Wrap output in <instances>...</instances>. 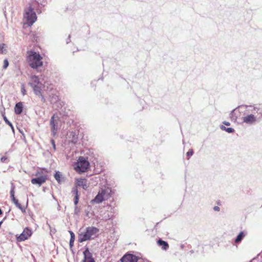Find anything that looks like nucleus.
<instances>
[{
  "instance_id": "f257e3e1",
  "label": "nucleus",
  "mask_w": 262,
  "mask_h": 262,
  "mask_svg": "<svg viewBox=\"0 0 262 262\" xmlns=\"http://www.w3.org/2000/svg\"><path fill=\"white\" fill-rule=\"evenodd\" d=\"M42 57L33 50L27 51V61L29 66L34 69H37L43 65Z\"/></svg>"
},
{
  "instance_id": "f03ea898",
  "label": "nucleus",
  "mask_w": 262,
  "mask_h": 262,
  "mask_svg": "<svg viewBox=\"0 0 262 262\" xmlns=\"http://www.w3.org/2000/svg\"><path fill=\"white\" fill-rule=\"evenodd\" d=\"M48 173L49 171L46 168H38L35 174L36 178L31 179V183L40 186L47 180Z\"/></svg>"
},
{
  "instance_id": "7ed1b4c3",
  "label": "nucleus",
  "mask_w": 262,
  "mask_h": 262,
  "mask_svg": "<svg viewBox=\"0 0 262 262\" xmlns=\"http://www.w3.org/2000/svg\"><path fill=\"white\" fill-rule=\"evenodd\" d=\"M73 167L74 169L77 173H84L87 171L89 168L90 163L87 158L82 156H80L77 162L74 164Z\"/></svg>"
},
{
  "instance_id": "20e7f679",
  "label": "nucleus",
  "mask_w": 262,
  "mask_h": 262,
  "mask_svg": "<svg viewBox=\"0 0 262 262\" xmlns=\"http://www.w3.org/2000/svg\"><path fill=\"white\" fill-rule=\"evenodd\" d=\"M99 232V229L94 227H89L84 232H81L78 235V241L80 243L90 240Z\"/></svg>"
},
{
  "instance_id": "39448f33",
  "label": "nucleus",
  "mask_w": 262,
  "mask_h": 262,
  "mask_svg": "<svg viewBox=\"0 0 262 262\" xmlns=\"http://www.w3.org/2000/svg\"><path fill=\"white\" fill-rule=\"evenodd\" d=\"M24 18L26 24L29 26H32L36 21L37 16L31 6L25 9Z\"/></svg>"
},
{
  "instance_id": "423d86ee",
  "label": "nucleus",
  "mask_w": 262,
  "mask_h": 262,
  "mask_svg": "<svg viewBox=\"0 0 262 262\" xmlns=\"http://www.w3.org/2000/svg\"><path fill=\"white\" fill-rule=\"evenodd\" d=\"M32 234V232L29 228L26 227L24 229L23 232L18 236L16 235L17 242H20L28 239Z\"/></svg>"
},
{
  "instance_id": "0eeeda50",
  "label": "nucleus",
  "mask_w": 262,
  "mask_h": 262,
  "mask_svg": "<svg viewBox=\"0 0 262 262\" xmlns=\"http://www.w3.org/2000/svg\"><path fill=\"white\" fill-rule=\"evenodd\" d=\"M58 116L56 114H54L51 117L50 124L51 125L52 135L55 136L57 131Z\"/></svg>"
},
{
  "instance_id": "6e6552de",
  "label": "nucleus",
  "mask_w": 262,
  "mask_h": 262,
  "mask_svg": "<svg viewBox=\"0 0 262 262\" xmlns=\"http://www.w3.org/2000/svg\"><path fill=\"white\" fill-rule=\"evenodd\" d=\"M139 258L133 254H127L121 259V262H138Z\"/></svg>"
},
{
  "instance_id": "1a4fd4ad",
  "label": "nucleus",
  "mask_w": 262,
  "mask_h": 262,
  "mask_svg": "<svg viewBox=\"0 0 262 262\" xmlns=\"http://www.w3.org/2000/svg\"><path fill=\"white\" fill-rule=\"evenodd\" d=\"M75 185L76 187H81L83 189L86 190L88 187V181L86 179H76Z\"/></svg>"
},
{
  "instance_id": "9d476101",
  "label": "nucleus",
  "mask_w": 262,
  "mask_h": 262,
  "mask_svg": "<svg viewBox=\"0 0 262 262\" xmlns=\"http://www.w3.org/2000/svg\"><path fill=\"white\" fill-rule=\"evenodd\" d=\"M84 262H95L94 259L92 257V253L90 252L88 248H86L83 252Z\"/></svg>"
},
{
  "instance_id": "9b49d317",
  "label": "nucleus",
  "mask_w": 262,
  "mask_h": 262,
  "mask_svg": "<svg viewBox=\"0 0 262 262\" xmlns=\"http://www.w3.org/2000/svg\"><path fill=\"white\" fill-rule=\"evenodd\" d=\"M243 122L247 124H253L256 121V117L252 114L243 117Z\"/></svg>"
},
{
  "instance_id": "f8f14e48",
  "label": "nucleus",
  "mask_w": 262,
  "mask_h": 262,
  "mask_svg": "<svg viewBox=\"0 0 262 262\" xmlns=\"http://www.w3.org/2000/svg\"><path fill=\"white\" fill-rule=\"evenodd\" d=\"M42 86L43 85L41 83L32 86L36 95L43 97L41 92Z\"/></svg>"
},
{
  "instance_id": "ddd939ff",
  "label": "nucleus",
  "mask_w": 262,
  "mask_h": 262,
  "mask_svg": "<svg viewBox=\"0 0 262 262\" xmlns=\"http://www.w3.org/2000/svg\"><path fill=\"white\" fill-rule=\"evenodd\" d=\"M23 105L22 102H19L15 104L14 107L15 113L17 115H19L22 113Z\"/></svg>"
},
{
  "instance_id": "4468645a",
  "label": "nucleus",
  "mask_w": 262,
  "mask_h": 262,
  "mask_svg": "<svg viewBox=\"0 0 262 262\" xmlns=\"http://www.w3.org/2000/svg\"><path fill=\"white\" fill-rule=\"evenodd\" d=\"M40 83H41V82L39 81V79L38 76L34 75L31 77V82L29 83V84L31 86Z\"/></svg>"
},
{
  "instance_id": "2eb2a0df",
  "label": "nucleus",
  "mask_w": 262,
  "mask_h": 262,
  "mask_svg": "<svg viewBox=\"0 0 262 262\" xmlns=\"http://www.w3.org/2000/svg\"><path fill=\"white\" fill-rule=\"evenodd\" d=\"M157 244L159 246L161 247L162 249L164 250H166L169 248L168 244L166 242H165L161 239L158 240Z\"/></svg>"
},
{
  "instance_id": "dca6fc26",
  "label": "nucleus",
  "mask_w": 262,
  "mask_h": 262,
  "mask_svg": "<svg viewBox=\"0 0 262 262\" xmlns=\"http://www.w3.org/2000/svg\"><path fill=\"white\" fill-rule=\"evenodd\" d=\"M100 192H102V195H103L104 199L105 200H107L110 195V193L111 190L109 188H105L104 189H101L99 191Z\"/></svg>"
},
{
  "instance_id": "f3484780",
  "label": "nucleus",
  "mask_w": 262,
  "mask_h": 262,
  "mask_svg": "<svg viewBox=\"0 0 262 262\" xmlns=\"http://www.w3.org/2000/svg\"><path fill=\"white\" fill-rule=\"evenodd\" d=\"M102 192H100L99 191L98 194L96 196V197L95 198V199L94 200V201L95 202H96L97 203H100L103 201L105 200L103 196H102L103 195H102Z\"/></svg>"
},
{
  "instance_id": "a211bd4d",
  "label": "nucleus",
  "mask_w": 262,
  "mask_h": 262,
  "mask_svg": "<svg viewBox=\"0 0 262 262\" xmlns=\"http://www.w3.org/2000/svg\"><path fill=\"white\" fill-rule=\"evenodd\" d=\"M12 202L16 205V206L18 208H19L23 212H26L25 208L22 206V205L19 203L18 200L17 199H15Z\"/></svg>"
},
{
  "instance_id": "6ab92c4d",
  "label": "nucleus",
  "mask_w": 262,
  "mask_h": 262,
  "mask_svg": "<svg viewBox=\"0 0 262 262\" xmlns=\"http://www.w3.org/2000/svg\"><path fill=\"white\" fill-rule=\"evenodd\" d=\"M245 235L246 234L244 232H241L235 239V243H238L241 242Z\"/></svg>"
},
{
  "instance_id": "aec40b11",
  "label": "nucleus",
  "mask_w": 262,
  "mask_h": 262,
  "mask_svg": "<svg viewBox=\"0 0 262 262\" xmlns=\"http://www.w3.org/2000/svg\"><path fill=\"white\" fill-rule=\"evenodd\" d=\"M61 174L59 171H56L54 174V178L58 183L61 182Z\"/></svg>"
},
{
  "instance_id": "412c9836",
  "label": "nucleus",
  "mask_w": 262,
  "mask_h": 262,
  "mask_svg": "<svg viewBox=\"0 0 262 262\" xmlns=\"http://www.w3.org/2000/svg\"><path fill=\"white\" fill-rule=\"evenodd\" d=\"M220 128L222 130H226L227 132L229 133H232L234 132V129L233 128L231 127L226 128L225 126L223 125H221Z\"/></svg>"
},
{
  "instance_id": "4be33fe9",
  "label": "nucleus",
  "mask_w": 262,
  "mask_h": 262,
  "mask_svg": "<svg viewBox=\"0 0 262 262\" xmlns=\"http://www.w3.org/2000/svg\"><path fill=\"white\" fill-rule=\"evenodd\" d=\"M3 119L4 120V121H5V122L9 125L11 127V128L13 129V126L12 125V124L8 120L7 118L6 117V116L5 115V114H3Z\"/></svg>"
},
{
  "instance_id": "5701e85b",
  "label": "nucleus",
  "mask_w": 262,
  "mask_h": 262,
  "mask_svg": "<svg viewBox=\"0 0 262 262\" xmlns=\"http://www.w3.org/2000/svg\"><path fill=\"white\" fill-rule=\"evenodd\" d=\"M6 45L5 43L0 45V54H3L6 51Z\"/></svg>"
},
{
  "instance_id": "b1692460",
  "label": "nucleus",
  "mask_w": 262,
  "mask_h": 262,
  "mask_svg": "<svg viewBox=\"0 0 262 262\" xmlns=\"http://www.w3.org/2000/svg\"><path fill=\"white\" fill-rule=\"evenodd\" d=\"M75 193H76V195H75V199H74V204H75V205H76L78 204V200H79V196H78V190H77V189L75 190Z\"/></svg>"
},
{
  "instance_id": "393cba45",
  "label": "nucleus",
  "mask_w": 262,
  "mask_h": 262,
  "mask_svg": "<svg viewBox=\"0 0 262 262\" xmlns=\"http://www.w3.org/2000/svg\"><path fill=\"white\" fill-rule=\"evenodd\" d=\"M69 232L71 235L70 241H71V243H74L75 241V234L71 231H69Z\"/></svg>"
},
{
  "instance_id": "a878e982",
  "label": "nucleus",
  "mask_w": 262,
  "mask_h": 262,
  "mask_svg": "<svg viewBox=\"0 0 262 262\" xmlns=\"http://www.w3.org/2000/svg\"><path fill=\"white\" fill-rule=\"evenodd\" d=\"M9 66V62H8V60L7 59H5L4 60V65H3V68L4 69H6L7 68V67H8Z\"/></svg>"
},
{
  "instance_id": "bb28decb",
  "label": "nucleus",
  "mask_w": 262,
  "mask_h": 262,
  "mask_svg": "<svg viewBox=\"0 0 262 262\" xmlns=\"http://www.w3.org/2000/svg\"><path fill=\"white\" fill-rule=\"evenodd\" d=\"M21 92L23 95L24 96V95H26V90L25 89L24 84H22V85H21Z\"/></svg>"
},
{
  "instance_id": "cd10ccee",
  "label": "nucleus",
  "mask_w": 262,
  "mask_h": 262,
  "mask_svg": "<svg viewBox=\"0 0 262 262\" xmlns=\"http://www.w3.org/2000/svg\"><path fill=\"white\" fill-rule=\"evenodd\" d=\"M12 188H11V189L10 191V195H13V194H14V193H15V191H14L15 186L13 184H12Z\"/></svg>"
},
{
  "instance_id": "c85d7f7f",
  "label": "nucleus",
  "mask_w": 262,
  "mask_h": 262,
  "mask_svg": "<svg viewBox=\"0 0 262 262\" xmlns=\"http://www.w3.org/2000/svg\"><path fill=\"white\" fill-rule=\"evenodd\" d=\"M193 154V151L192 149H189L186 153V155L188 157L191 156Z\"/></svg>"
},
{
  "instance_id": "c756f323",
  "label": "nucleus",
  "mask_w": 262,
  "mask_h": 262,
  "mask_svg": "<svg viewBox=\"0 0 262 262\" xmlns=\"http://www.w3.org/2000/svg\"><path fill=\"white\" fill-rule=\"evenodd\" d=\"M1 160L3 163L6 162L8 160V158L7 157L4 156L1 158Z\"/></svg>"
},
{
  "instance_id": "7c9ffc66",
  "label": "nucleus",
  "mask_w": 262,
  "mask_h": 262,
  "mask_svg": "<svg viewBox=\"0 0 262 262\" xmlns=\"http://www.w3.org/2000/svg\"><path fill=\"white\" fill-rule=\"evenodd\" d=\"M213 209L216 211H220V207L218 206H215L213 208Z\"/></svg>"
},
{
  "instance_id": "2f4dec72",
  "label": "nucleus",
  "mask_w": 262,
  "mask_h": 262,
  "mask_svg": "<svg viewBox=\"0 0 262 262\" xmlns=\"http://www.w3.org/2000/svg\"><path fill=\"white\" fill-rule=\"evenodd\" d=\"M223 124L227 126H229L230 125V123L229 122L227 121L223 122Z\"/></svg>"
},
{
  "instance_id": "473e14b6",
  "label": "nucleus",
  "mask_w": 262,
  "mask_h": 262,
  "mask_svg": "<svg viewBox=\"0 0 262 262\" xmlns=\"http://www.w3.org/2000/svg\"><path fill=\"white\" fill-rule=\"evenodd\" d=\"M51 142L53 144V146L54 148L55 149V144L54 141L53 140H52Z\"/></svg>"
},
{
  "instance_id": "72a5a7b5",
  "label": "nucleus",
  "mask_w": 262,
  "mask_h": 262,
  "mask_svg": "<svg viewBox=\"0 0 262 262\" xmlns=\"http://www.w3.org/2000/svg\"><path fill=\"white\" fill-rule=\"evenodd\" d=\"M11 200H12V201L15 200V199H16L15 198L14 194H13V195H11Z\"/></svg>"
},
{
  "instance_id": "f704fd0d",
  "label": "nucleus",
  "mask_w": 262,
  "mask_h": 262,
  "mask_svg": "<svg viewBox=\"0 0 262 262\" xmlns=\"http://www.w3.org/2000/svg\"><path fill=\"white\" fill-rule=\"evenodd\" d=\"M74 245V243H71V241H70V247L72 248Z\"/></svg>"
},
{
  "instance_id": "c9c22d12",
  "label": "nucleus",
  "mask_w": 262,
  "mask_h": 262,
  "mask_svg": "<svg viewBox=\"0 0 262 262\" xmlns=\"http://www.w3.org/2000/svg\"><path fill=\"white\" fill-rule=\"evenodd\" d=\"M2 214H3V211L1 210V209L0 208V215H2Z\"/></svg>"
},
{
  "instance_id": "e433bc0d",
  "label": "nucleus",
  "mask_w": 262,
  "mask_h": 262,
  "mask_svg": "<svg viewBox=\"0 0 262 262\" xmlns=\"http://www.w3.org/2000/svg\"><path fill=\"white\" fill-rule=\"evenodd\" d=\"M217 204L218 205H219L221 204H220V203L219 202H217Z\"/></svg>"
}]
</instances>
